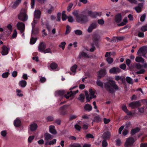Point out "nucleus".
Here are the masks:
<instances>
[{
	"mask_svg": "<svg viewBox=\"0 0 147 147\" xmlns=\"http://www.w3.org/2000/svg\"><path fill=\"white\" fill-rule=\"evenodd\" d=\"M104 87L107 91L112 94H115V92L119 90V87L115 82L110 80L104 84Z\"/></svg>",
	"mask_w": 147,
	"mask_h": 147,
	"instance_id": "f257e3e1",
	"label": "nucleus"
},
{
	"mask_svg": "<svg viewBox=\"0 0 147 147\" xmlns=\"http://www.w3.org/2000/svg\"><path fill=\"white\" fill-rule=\"evenodd\" d=\"M92 37L93 42L91 44L92 47L90 49V51L91 52H94L96 49L94 45L96 46L97 47H98V41L100 40L101 38L100 36L96 34H94L92 36Z\"/></svg>",
	"mask_w": 147,
	"mask_h": 147,
	"instance_id": "f03ea898",
	"label": "nucleus"
},
{
	"mask_svg": "<svg viewBox=\"0 0 147 147\" xmlns=\"http://www.w3.org/2000/svg\"><path fill=\"white\" fill-rule=\"evenodd\" d=\"M76 19V22L81 24H85L88 21L87 16L82 14H79V16Z\"/></svg>",
	"mask_w": 147,
	"mask_h": 147,
	"instance_id": "7ed1b4c3",
	"label": "nucleus"
},
{
	"mask_svg": "<svg viewBox=\"0 0 147 147\" xmlns=\"http://www.w3.org/2000/svg\"><path fill=\"white\" fill-rule=\"evenodd\" d=\"M77 87V86H75L70 88L69 90L70 91L67 92V94L64 95V97L67 99H69L70 100L72 99L74 97L75 95L78 92V90L76 91L73 92L71 90L74 89Z\"/></svg>",
	"mask_w": 147,
	"mask_h": 147,
	"instance_id": "20e7f679",
	"label": "nucleus"
},
{
	"mask_svg": "<svg viewBox=\"0 0 147 147\" xmlns=\"http://www.w3.org/2000/svg\"><path fill=\"white\" fill-rule=\"evenodd\" d=\"M87 14L89 16L92 18H96L98 16H100L101 15V12H97L96 11H88L87 12Z\"/></svg>",
	"mask_w": 147,
	"mask_h": 147,
	"instance_id": "39448f33",
	"label": "nucleus"
},
{
	"mask_svg": "<svg viewBox=\"0 0 147 147\" xmlns=\"http://www.w3.org/2000/svg\"><path fill=\"white\" fill-rule=\"evenodd\" d=\"M135 142V140L133 138L129 137L128 138L125 143L124 146L125 147H128L129 146H131L133 145Z\"/></svg>",
	"mask_w": 147,
	"mask_h": 147,
	"instance_id": "423d86ee",
	"label": "nucleus"
},
{
	"mask_svg": "<svg viewBox=\"0 0 147 147\" xmlns=\"http://www.w3.org/2000/svg\"><path fill=\"white\" fill-rule=\"evenodd\" d=\"M16 26L17 29L20 31L21 33L24 32L25 29V25L24 23L22 22H18Z\"/></svg>",
	"mask_w": 147,
	"mask_h": 147,
	"instance_id": "0eeeda50",
	"label": "nucleus"
},
{
	"mask_svg": "<svg viewBox=\"0 0 147 147\" xmlns=\"http://www.w3.org/2000/svg\"><path fill=\"white\" fill-rule=\"evenodd\" d=\"M69 105H65L60 107L59 111L61 115H65L68 112V108Z\"/></svg>",
	"mask_w": 147,
	"mask_h": 147,
	"instance_id": "6e6552de",
	"label": "nucleus"
},
{
	"mask_svg": "<svg viewBox=\"0 0 147 147\" xmlns=\"http://www.w3.org/2000/svg\"><path fill=\"white\" fill-rule=\"evenodd\" d=\"M19 20L23 22L26 21L28 19V16L25 12H21L18 15Z\"/></svg>",
	"mask_w": 147,
	"mask_h": 147,
	"instance_id": "1a4fd4ad",
	"label": "nucleus"
},
{
	"mask_svg": "<svg viewBox=\"0 0 147 147\" xmlns=\"http://www.w3.org/2000/svg\"><path fill=\"white\" fill-rule=\"evenodd\" d=\"M141 105V104L139 100L132 102L129 104V107H131L132 109L136 108V107L140 106Z\"/></svg>",
	"mask_w": 147,
	"mask_h": 147,
	"instance_id": "9d476101",
	"label": "nucleus"
},
{
	"mask_svg": "<svg viewBox=\"0 0 147 147\" xmlns=\"http://www.w3.org/2000/svg\"><path fill=\"white\" fill-rule=\"evenodd\" d=\"M147 52V47L146 46H142L138 49L137 54L139 56H141V54Z\"/></svg>",
	"mask_w": 147,
	"mask_h": 147,
	"instance_id": "9b49d317",
	"label": "nucleus"
},
{
	"mask_svg": "<svg viewBox=\"0 0 147 147\" xmlns=\"http://www.w3.org/2000/svg\"><path fill=\"white\" fill-rule=\"evenodd\" d=\"M97 26L96 22L92 23L88 27L87 31L89 33L92 32L93 29H96Z\"/></svg>",
	"mask_w": 147,
	"mask_h": 147,
	"instance_id": "f8f14e48",
	"label": "nucleus"
},
{
	"mask_svg": "<svg viewBox=\"0 0 147 147\" xmlns=\"http://www.w3.org/2000/svg\"><path fill=\"white\" fill-rule=\"evenodd\" d=\"M2 51L1 52V54L3 55H7L8 53L9 49L5 45H3L2 47Z\"/></svg>",
	"mask_w": 147,
	"mask_h": 147,
	"instance_id": "ddd939ff",
	"label": "nucleus"
},
{
	"mask_svg": "<svg viewBox=\"0 0 147 147\" xmlns=\"http://www.w3.org/2000/svg\"><path fill=\"white\" fill-rule=\"evenodd\" d=\"M111 133L109 131L105 132L102 136V138L103 139L109 140L111 138Z\"/></svg>",
	"mask_w": 147,
	"mask_h": 147,
	"instance_id": "4468645a",
	"label": "nucleus"
},
{
	"mask_svg": "<svg viewBox=\"0 0 147 147\" xmlns=\"http://www.w3.org/2000/svg\"><path fill=\"white\" fill-rule=\"evenodd\" d=\"M46 48V45L43 42H40L38 47V51L41 52H42Z\"/></svg>",
	"mask_w": 147,
	"mask_h": 147,
	"instance_id": "2eb2a0df",
	"label": "nucleus"
},
{
	"mask_svg": "<svg viewBox=\"0 0 147 147\" xmlns=\"http://www.w3.org/2000/svg\"><path fill=\"white\" fill-rule=\"evenodd\" d=\"M106 70L105 69H101L98 72V79H100L102 77H104L105 75Z\"/></svg>",
	"mask_w": 147,
	"mask_h": 147,
	"instance_id": "dca6fc26",
	"label": "nucleus"
},
{
	"mask_svg": "<svg viewBox=\"0 0 147 147\" xmlns=\"http://www.w3.org/2000/svg\"><path fill=\"white\" fill-rule=\"evenodd\" d=\"M144 6V3H139L138 6L135 7L134 9L137 13L140 12L142 10V9Z\"/></svg>",
	"mask_w": 147,
	"mask_h": 147,
	"instance_id": "f3484780",
	"label": "nucleus"
},
{
	"mask_svg": "<svg viewBox=\"0 0 147 147\" xmlns=\"http://www.w3.org/2000/svg\"><path fill=\"white\" fill-rule=\"evenodd\" d=\"M121 71V70L119 68L114 67L111 68L109 70V72L111 74H116L120 72Z\"/></svg>",
	"mask_w": 147,
	"mask_h": 147,
	"instance_id": "a211bd4d",
	"label": "nucleus"
},
{
	"mask_svg": "<svg viewBox=\"0 0 147 147\" xmlns=\"http://www.w3.org/2000/svg\"><path fill=\"white\" fill-rule=\"evenodd\" d=\"M49 132L53 135L57 134V132L55 129V127L53 125H51L49 127Z\"/></svg>",
	"mask_w": 147,
	"mask_h": 147,
	"instance_id": "6ab92c4d",
	"label": "nucleus"
},
{
	"mask_svg": "<svg viewBox=\"0 0 147 147\" xmlns=\"http://www.w3.org/2000/svg\"><path fill=\"white\" fill-rule=\"evenodd\" d=\"M38 127L36 123L31 124L29 128L32 131H36Z\"/></svg>",
	"mask_w": 147,
	"mask_h": 147,
	"instance_id": "aec40b11",
	"label": "nucleus"
},
{
	"mask_svg": "<svg viewBox=\"0 0 147 147\" xmlns=\"http://www.w3.org/2000/svg\"><path fill=\"white\" fill-rule=\"evenodd\" d=\"M82 57H84L86 58H89V57L88 55L86 53L82 51L80 52L78 56V58L80 59Z\"/></svg>",
	"mask_w": 147,
	"mask_h": 147,
	"instance_id": "412c9836",
	"label": "nucleus"
},
{
	"mask_svg": "<svg viewBox=\"0 0 147 147\" xmlns=\"http://www.w3.org/2000/svg\"><path fill=\"white\" fill-rule=\"evenodd\" d=\"M121 19L122 16L121 14L119 13L115 16V20L116 23H119L121 21Z\"/></svg>",
	"mask_w": 147,
	"mask_h": 147,
	"instance_id": "4be33fe9",
	"label": "nucleus"
},
{
	"mask_svg": "<svg viewBox=\"0 0 147 147\" xmlns=\"http://www.w3.org/2000/svg\"><path fill=\"white\" fill-rule=\"evenodd\" d=\"M66 92L64 90H57L55 92V95L56 96H63L65 93Z\"/></svg>",
	"mask_w": 147,
	"mask_h": 147,
	"instance_id": "5701e85b",
	"label": "nucleus"
},
{
	"mask_svg": "<svg viewBox=\"0 0 147 147\" xmlns=\"http://www.w3.org/2000/svg\"><path fill=\"white\" fill-rule=\"evenodd\" d=\"M21 121L18 118L16 119L13 123V124L16 127H19L21 125Z\"/></svg>",
	"mask_w": 147,
	"mask_h": 147,
	"instance_id": "b1692460",
	"label": "nucleus"
},
{
	"mask_svg": "<svg viewBox=\"0 0 147 147\" xmlns=\"http://www.w3.org/2000/svg\"><path fill=\"white\" fill-rule=\"evenodd\" d=\"M89 91L90 92V99H92L93 98H95L96 97V96L94 95L95 92L92 90V89L90 88L89 89Z\"/></svg>",
	"mask_w": 147,
	"mask_h": 147,
	"instance_id": "393cba45",
	"label": "nucleus"
},
{
	"mask_svg": "<svg viewBox=\"0 0 147 147\" xmlns=\"http://www.w3.org/2000/svg\"><path fill=\"white\" fill-rule=\"evenodd\" d=\"M41 13V12L40 10L36 11L34 13V18L37 19L40 18Z\"/></svg>",
	"mask_w": 147,
	"mask_h": 147,
	"instance_id": "a878e982",
	"label": "nucleus"
},
{
	"mask_svg": "<svg viewBox=\"0 0 147 147\" xmlns=\"http://www.w3.org/2000/svg\"><path fill=\"white\" fill-rule=\"evenodd\" d=\"M92 109V106L88 104H86L84 107V109L86 111L89 112L91 111Z\"/></svg>",
	"mask_w": 147,
	"mask_h": 147,
	"instance_id": "bb28decb",
	"label": "nucleus"
},
{
	"mask_svg": "<svg viewBox=\"0 0 147 147\" xmlns=\"http://www.w3.org/2000/svg\"><path fill=\"white\" fill-rule=\"evenodd\" d=\"M45 140L46 141H49L52 138V136L48 133L44 134Z\"/></svg>",
	"mask_w": 147,
	"mask_h": 147,
	"instance_id": "cd10ccee",
	"label": "nucleus"
},
{
	"mask_svg": "<svg viewBox=\"0 0 147 147\" xmlns=\"http://www.w3.org/2000/svg\"><path fill=\"white\" fill-rule=\"evenodd\" d=\"M140 129L138 127H136L134 129H132L131 130V134L132 135H133L136 133L139 132Z\"/></svg>",
	"mask_w": 147,
	"mask_h": 147,
	"instance_id": "c85d7f7f",
	"label": "nucleus"
},
{
	"mask_svg": "<svg viewBox=\"0 0 147 147\" xmlns=\"http://www.w3.org/2000/svg\"><path fill=\"white\" fill-rule=\"evenodd\" d=\"M19 85L21 87L24 88L25 87L27 84L26 82L24 80H22L20 81L19 83Z\"/></svg>",
	"mask_w": 147,
	"mask_h": 147,
	"instance_id": "c756f323",
	"label": "nucleus"
},
{
	"mask_svg": "<svg viewBox=\"0 0 147 147\" xmlns=\"http://www.w3.org/2000/svg\"><path fill=\"white\" fill-rule=\"evenodd\" d=\"M21 0H16L12 5V8L15 9L21 3Z\"/></svg>",
	"mask_w": 147,
	"mask_h": 147,
	"instance_id": "7c9ffc66",
	"label": "nucleus"
},
{
	"mask_svg": "<svg viewBox=\"0 0 147 147\" xmlns=\"http://www.w3.org/2000/svg\"><path fill=\"white\" fill-rule=\"evenodd\" d=\"M37 40V38H34L32 36V35H31L30 42V43L31 45H33L36 42Z\"/></svg>",
	"mask_w": 147,
	"mask_h": 147,
	"instance_id": "2f4dec72",
	"label": "nucleus"
},
{
	"mask_svg": "<svg viewBox=\"0 0 147 147\" xmlns=\"http://www.w3.org/2000/svg\"><path fill=\"white\" fill-rule=\"evenodd\" d=\"M57 67V64L55 62L52 63L50 65V67L52 70L56 69Z\"/></svg>",
	"mask_w": 147,
	"mask_h": 147,
	"instance_id": "473e14b6",
	"label": "nucleus"
},
{
	"mask_svg": "<svg viewBox=\"0 0 147 147\" xmlns=\"http://www.w3.org/2000/svg\"><path fill=\"white\" fill-rule=\"evenodd\" d=\"M79 10L78 9L75 10L73 12L72 14L75 17L76 19L79 16Z\"/></svg>",
	"mask_w": 147,
	"mask_h": 147,
	"instance_id": "72a5a7b5",
	"label": "nucleus"
},
{
	"mask_svg": "<svg viewBox=\"0 0 147 147\" xmlns=\"http://www.w3.org/2000/svg\"><path fill=\"white\" fill-rule=\"evenodd\" d=\"M32 35L33 34H37L38 33V31L36 29L34 28V25H33V23H32Z\"/></svg>",
	"mask_w": 147,
	"mask_h": 147,
	"instance_id": "f704fd0d",
	"label": "nucleus"
},
{
	"mask_svg": "<svg viewBox=\"0 0 147 147\" xmlns=\"http://www.w3.org/2000/svg\"><path fill=\"white\" fill-rule=\"evenodd\" d=\"M135 61L137 62L143 63L144 61V59L141 57H137L136 58Z\"/></svg>",
	"mask_w": 147,
	"mask_h": 147,
	"instance_id": "c9c22d12",
	"label": "nucleus"
},
{
	"mask_svg": "<svg viewBox=\"0 0 147 147\" xmlns=\"http://www.w3.org/2000/svg\"><path fill=\"white\" fill-rule=\"evenodd\" d=\"M126 80L127 82L131 84H133V80L129 77H127L126 78Z\"/></svg>",
	"mask_w": 147,
	"mask_h": 147,
	"instance_id": "e433bc0d",
	"label": "nucleus"
},
{
	"mask_svg": "<svg viewBox=\"0 0 147 147\" xmlns=\"http://www.w3.org/2000/svg\"><path fill=\"white\" fill-rule=\"evenodd\" d=\"M96 84L98 86L100 87L101 88H103V83L100 80H97L96 82Z\"/></svg>",
	"mask_w": 147,
	"mask_h": 147,
	"instance_id": "4c0bfd02",
	"label": "nucleus"
},
{
	"mask_svg": "<svg viewBox=\"0 0 147 147\" xmlns=\"http://www.w3.org/2000/svg\"><path fill=\"white\" fill-rule=\"evenodd\" d=\"M108 143L106 139H103L102 142V147H107L108 146Z\"/></svg>",
	"mask_w": 147,
	"mask_h": 147,
	"instance_id": "58836bf2",
	"label": "nucleus"
},
{
	"mask_svg": "<svg viewBox=\"0 0 147 147\" xmlns=\"http://www.w3.org/2000/svg\"><path fill=\"white\" fill-rule=\"evenodd\" d=\"M77 65H74L71 68V70L73 72H75L77 68Z\"/></svg>",
	"mask_w": 147,
	"mask_h": 147,
	"instance_id": "ea45409f",
	"label": "nucleus"
},
{
	"mask_svg": "<svg viewBox=\"0 0 147 147\" xmlns=\"http://www.w3.org/2000/svg\"><path fill=\"white\" fill-rule=\"evenodd\" d=\"M106 61L109 64L112 63L113 61V58L110 57H108L107 58H106Z\"/></svg>",
	"mask_w": 147,
	"mask_h": 147,
	"instance_id": "a19ab883",
	"label": "nucleus"
},
{
	"mask_svg": "<svg viewBox=\"0 0 147 147\" xmlns=\"http://www.w3.org/2000/svg\"><path fill=\"white\" fill-rule=\"evenodd\" d=\"M71 28L70 27L69 25H67L66 27V30L65 34H67L69 33L71 31Z\"/></svg>",
	"mask_w": 147,
	"mask_h": 147,
	"instance_id": "79ce46f5",
	"label": "nucleus"
},
{
	"mask_svg": "<svg viewBox=\"0 0 147 147\" xmlns=\"http://www.w3.org/2000/svg\"><path fill=\"white\" fill-rule=\"evenodd\" d=\"M74 33L76 35H80L82 34V31L79 30H77L74 31Z\"/></svg>",
	"mask_w": 147,
	"mask_h": 147,
	"instance_id": "37998d69",
	"label": "nucleus"
},
{
	"mask_svg": "<svg viewBox=\"0 0 147 147\" xmlns=\"http://www.w3.org/2000/svg\"><path fill=\"white\" fill-rule=\"evenodd\" d=\"M66 44V43L65 42H61V44L59 45V47L60 48H62V49L63 50H64L65 49Z\"/></svg>",
	"mask_w": 147,
	"mask_h": 147,
	"instance_id": "c03bdc74",
	"label": "nucleus"
},
{
	"mask_svg": "<svg viewBox=\"0 0 147 147\" xmlns=\"http://www.w3.org/2000/svg\"><path fill=\"white\" fill-rule=\"evenodd\" d=\"M94 119L95 121L99 122L101 121V119L99 116H96L94 117Z\"/></svg>",
	"mask_w": 147,
	"mask_h": 147,
	"instance_id": "a18cd8bd",
	"label": "nucleus"
},
{
	"mask_svg": "<svg viewBox=\"0 0 147 147\" xmlns=\"http://www.w3.org/2000/svg\"><path fill=\"white\" fill-rule=\"evenodd\" d=\"M141 30L142 31L144 32L147 31V24L142 27Z\"/></svg>",
	"mask_w": 147,
	"mask_h": 147,
	"instance_id": "49530a36",
	"label": "nucleus"
},
{
	"mask_svg": "<svg viewBox=\"0 0 147 147\" xmlns=\"http://www.w3.org/2000/svg\"><path fill=\"white\" fill-rule=\"evenodd\" d=\"M9 74L8 72L4 73L2 74V76L3 78H6L8 77Z\"/></svg>",
	"mask_w": 147,
	"mask_h": 147,
	"instance_id": "de8ad7c7",
	"label": "nucleus"
},
{
	"mask_svg": "<svg viewBox=\"0 0 147 147\" xmlns=\"http://www.w3.org/2000/svg\"><path fill=\"white\" fill-rule=\"evenodd\" d=\"M73 5L72 3H70L67 8V10L69 12L71 11V9Z\"/></svg>",
	"mask_w": 147,
	"mask_h": 147,
	"instance_id": "09e8293b",
	"label": "nucleus"
},
{
	"mask_svg": "<svg viewBox=\"0 0 147 147\" xmlns=\"http://www.w3.org/2000/svg\"><path fill=\"white\" fill-rule=\"evenodd\" d=\"M70 147H81V145L78 143H74L70 145Z\"/></svg>",
	"mask_w": 147,
	"mask_h": 147,
	"instance_id": "8fccbe9b",
	"label": "nucleus"
},
{
	"mask_svg": "<svg viewBox=\"0 0 147 147\" xmlns=\"http://www.w3.org/2000/svg\"><path fill=\"white\" fill-rule=\"evenodd\" d=\"M85 96L84 94H81L80 95L79 98H78V99L81 101H83L84 99Z\"/></svg>",
	"mask_w": 147,
	"mask_h": 147,
	"instance_id": "3c124183",
	"label": "nucleus"
},
{
	"mask_svg": "<svg viewBox=\"0 0 147 147\" xmlns=\"http://www.w3.org/2000/svg\"><path fill=\"white\" fill-rule=\"evenodd\" d=\"M42 52L44 53H52L51 50L50 48H48L46 49H45Z\"/></svg>",
	"mask_w": 147,
	"mask_h": 147,
	"instance_id": "603ef678",
	"label": "nucleus"
},
{
	"mask_svg": "<svg viewBox=\"0 0 147 147\" xmlns=\"http://www.w3.org/2000/svg\"><path fill=\"white\" fill-rule=\"evenodd\" d=\"M145 70L144 69H142L139 71H137L136 72L137 74H144L145 72Z\"/></svg>",
	"mask_w": 147,
	"mask_h": 147,
	"instance_id": "864d4df0",
	"label": "nucleus"
},
{
	"mask_svg": "<svg viewBox=\"0 0 147 147\" xmlns=\"http://www.w3.org/2000/svg\"><path fill=\"white\" fill-rule=\"evenodd\" d=\"M138 36L141 38H144V33L143 32H138Z\"/></svg>",
	"mask_w": 147,
	"mask_h": 147,
	"instance_id": "5fc2aeb1",
	"label": "nucleus"
},
{
	"mask_svg": "<svg viewBox=\"0 0 147 147\" xmlns=\"http://www.w3.org/2000/svg\"><path fill=\"white\" fill-rule=\"evenodd\" d=\"M34 136H30L28 139V142L29 143H31L34 139Z\"/></svg>",
	"mask_w": 147,
	"mask_h": 147,
	"instance_id": "6e6d98bb",
	"label": "nucleus"
},
{
	"mask_svg": "<svg viewBox=\"0 0 147 147\" xmlns=\"http://www.w3.org/2000/svg\"><path fill=\"white\" fill-rule=\"evenodd\" d=\"M135 67L138 69H140L142 67L141 64L139 63H136L135 65Z\"/></svg>",
	"mask_w": 147,
	"mask_h": 147,
	"instance_id": "4d7b16f0",
	"label": "nucleus"
},
{
	"mask_svg": "<svg viewBox=\"0 0 147 147\" xmlns=\"http://www.w3.org/2000/svg\"><path fill=\"white\" fill-rule=\"evenodd\" d=\"M98 23L100 25H103L104 24L105 22L103 19H100L98 20Z\"/></svg>",
	"mask_w": 147,
	"mask_h": 147,
	"instance_id": "13d9d810",
	"label": "nucleus"
},
{
	"mask_svg": "<svg viewBox=\"0 0 147 147\" xmlns=\"http://www.w3.org/2000/svg\"><path fill=\"white\" fill-rule=\"evenodd\" d=\"M61 13L60 12L58 13L57 14V21H59L61 20Z\"/></svg>",
	"mask_w": 147,
	"mask_h": 147,
	"instance_id": "bf43d9fd",
	"label": "nucleus"
},
{
	"mask_svg": "<svg viewBox=\"0 0 147 147\" xmlns=\"http://www.w3.org/2000/svg\"><path fill=\"white\" fill-rule=\"evenodd\" d=\"M54 10V7L53 6H51V8L49 9L47 11V12L49 14H51L52 12Z\"/></svg>",
	"mask_w": 147,
	"mask_h": 147,
	"instance_id": "052dcab7",
	"label": "nucleus"
},
{
	"mask_svg": "<svg viewBox=\"0 0 147 147\" xmlns=\"http://www.w3.org/2000/svg\"><path fill=\"white\" fill-rule=\"evenodd\" d=\"M77 117V116L75 115H72L70 116L69 117V121L76 119Z\"/></svg>",
	"mask_w": 147,
	"mask_h": 147,
	"instance_id": "680f3d73",
	"label": "nucleus"
},
{
	"mask_svg": "<svg viewBox=\"0 0 147 147\" xmlns=\"http://www.w3.org/2000/svg\"><path fill=\"white\" fill-rule=\"evenodd\" d=\"M68 21L71 23L73 22L74 21V19L73 17L71 16H68L67 18Z\"/></svg>",
	"mask_w": 147,
	"mask_h": 147,
	"instance_id": "e2e57ef3",
	"label": "nucleus"
},
{
	"mask_svg": "<svg viewBox=\"0 0 147 147\" xmlns=\"http://www.w3.org/2000/svg\"><path fill=\"white\" fill-rule=\"evenodd\" d=\"M53 119V117L51 116H49L47 118V120L48 121H52Z\"/></svg>",
	"mask_w": 147,
	"mask_h": 147,
	"instance_id": "0e129e2a",
	"label": "nucleus"
},
{
	"mask_svg": "<svg viewBox=\"0 0 147 147\" xmlns=\"http://www.w3.org/2000/svg\"><path fill=\"white\" fill-rule=\"evenodd\" d=\"M56 140L54 139L53 140L50 141L49 142V145H51L52 144H54L56 143Z\"/></svg>",
	"mask_w": 147,
	"mask_h": 147,
	"instance_id": "69168bd1",
	"label": "nucleus"
},
{
	"mask_svg": "<svg viewBox=\"0 0 147 147\" xmlns=\"http://www.w3.org/2000/svg\"><path fill=\"white\" fill-rule=\"evenodd\" d=\"M116 145L117 146H119L121 145V140L119 139H117L116 141Z\"/></svg>",
	"mask_w": 147,
	"mask_h": 147,
	"instance_id": "338daca9",
	"label": "nucleus"
},
{
	"mask_svg": "<svg viewBox=\"0 0 147 147\" xmlns=\"http://www.w3.org/2000/svg\"><path fill=\"white\" fill-rule=\"evenodd\" d=\"M74 127L78 131H80L81 129V127L77 124L75 125Z\"/></svg>",
	"mask_w": 147,
	"mask_h": 147,
	"instance_id": "774afa93",
	"label": "nucleus"
}]
</instances>
